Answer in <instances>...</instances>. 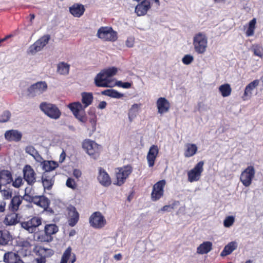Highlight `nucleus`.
<instances>
[{"mask_svg":"<svg viewBox=\"0 0 263 263\" xmlns=\"http://www.w3.org/2000/svg\"><path fill=\"white\" fill-rule=\"evenodd\" d=\"M82 105L79 102L69 104L68 107L72 111L73 115L81 123L84 124L87 121V117L85 109L90 105L93 101V95L91 92H83L81 93Z\"/></svg>","mask_w":263,"mask_h":263,"instance_id":"nucleus-1","label":"nucleus"},{"mask_svg":"<svg viewBox=\"0 0 263 263\" xmlns=\"http://www.w3.org/2000/svg\"><path fill=\"white\" fill-rule=\"evenodd\" d=\"M193 44L196 52L204 54L208 47V37L205 33L199 32L194 36Z\"/></svg>","mask_w":263,"mask_h":263,"instance_id":"nucleus-2","label":"nucleus"},{"mask_svg":"<svg viewBox=\"0 0 263 263\" xmlns=\"http://www.w3.org/2000/svg\"><path fill=\"white\" fill-rule=\"evenodd\" d=\"M82 146L92 158L96 159L99 157L102 147L94 141L86 139L83 141Z\"/></svg>","mask_w":263,"mask_h":263,"instance_id":"nucleus-3","label":"nucleus"},{"mask_svg":"<svg viewBox=\"0 0 263 263\" xmlns=\"http://www.w3.org/2000/svg\"><path fill=\"white\" fill-rule=\"evenodd\" d=\"M97 36L104 41L115 42L118 39L117 32L111 27H101L98 30Z\"/></svg>","mask_w":263,"mask_h":263,"instance_id":"nucleus-4","label":"nucleus"},{"mask_svg":"<svg viewBox=\"0 0 263 263\" xmlns=\"http://www.w3.org/2000/svg\"><path fill=\"white\" fill-rule=\"evenodd\" d=\"M39 107L40 109L51 119H58L61 115L60 109L55 104L43 102L40 104Z\"/></svg>","mask_w":263,"mask_h":263,"instance_id":"nucleus-5","label":"nucleus"},{"mask_svg":"<svg viewBox=\"0 0 263 263\" xmlns=\"http://www.w3.org/2000/svg\"><path fill=\"white\" fill-rule=\"evenodd\" d=\"M50 39L49 34H46L36 41L32 45H30L28 50V53L34 54L42 50L48 43Z\"/></svg>","mask_w":263,"mask_h":263,"instance_id":"nucleus-6","label":"nucleus"},{"mask_svg":"<svg viewBox=\"0 0 263 263\" xmlns=\"http://www.w3.org/2000/svg\"><path fill=\"white\" fill-rule=\"evenodd\" d=\"M90 226L95 229H101L106 224L104 216L100 212L93 213L89 218Z\"/></svg>","mask_w":263,"mask_h":263,"instance_id":"nucleus-7","label":"nucleus"},{"mask_svg":"<svg viewBox=\"0 0 263 263\" xmlns=\"http://www.w3.org/2000/svg\"><path fill=\"white\" fill-rule=\"evenodd\" d=\"M255 170L254 166L252 165L248 166L241 173L240 176V181L246 187L249 186L251 183L253 179L255 177Z\"/></svg>","mask_w":263,"mask_h":263,"instance_id":"nucleus-8","label":"nucleus"},{"mask_svg":"<svg viewBox=\"0 0 263 263\" xmlns=\"http://www.w3.org/2000/svg\"><path fill=\"white\" fill-rule=\"evenodd\" d=\"M58 227L55 224H47L45 226V234L39 236L38 239L41 242H50L52 240V235L58 231Z\"/></svg>","mask_w":263,"mask_h":263,"instance_id":"nucleus-9","label":"nucleus"},{"mask_svg":"<svg viewBox=\"0 0 263 263\" xmlns=\"http://www.w3.org/2000/svg\"><path fill=\"white\" fill-rule=\"evenodd\" d=\"M47 84L45 81L37 82L31 85L27 89L28 95L34 97L43 93L47 90Z\"/></svg>","mask_w":263,"mask_h":263,"instance_id":"nucleus-10","label":"nucleus"},{"mask_svg":"<svg viewBox=\"0 0 263 263\" xmlns=\"http://www.w3.org/2000/svg\"><path fill=\"white\" fill-rule=\"evenodd\" d=\"M203 165L204 162L201 161L193 169L188 172L187 176L189 182H193L200 179L201 173L203 171Z\"/></svg>","mask_w":263,"mask_h":263,"instance_id":"nucleus-11","label":"nucleus"},{"mask_svg":"<svg viewBox=\"0 0 263 263\" xmlns=\"http://www.w3.org/2000/svg\"><path fill=\"white\" fill-rule=\"evenodd\" d=\"M118 172H116L117 182L115 183L119 186L122 185L126 178L132 172L133 169L130 165H126L117 169Z\"/></svg>","mask_w":263,"mask_h":263,"instance_id":"nucleus-12","label":"nucleus"},{"mask_svg":"<svg viewBox=\"0 0 263 263\" xmlns=\"http://www.w3.org/2000/svg\"><path fill=\"white\" fill-rule=\"evenodd\" d=\"M42 224V218L38 216H33L27 221H23L21 224L23 228L32 233L35 229Z\"/></svg>","mask_w":263,"mask_h":263,"instance_id":"nucleus-13","label":"nucleus"},{"mask_svg":"<svg viewBox=\"0 0 263 263\" xmlns=\"http://www.w3.org/2000/svg\"><path fill=\"white\" fill-rule=\"evenodd\" d=\"M23 177L27 184L32 185L36 182V173L30 165H26L23 168Z\"/></svg>","mask_w":263,"mask_h":263,"instance_id":"nucleus-14","label":"nucleus"},{"mask_svg":"<svg viewBox=\"0 0 263 263\" xmlns=\"http://www.w3.org/2000/svg\"><path fill=\"white\" fill-rule=\"evenodd\" d=\"M164 180H160L155 184L153 187L151 196L153 201H157L163 195L164 187L165 185Z\"/></svg>","mask_w":263,"mask_h":263,"instance_id":"nucleus-15","label":"nucleus"},{"mask_svg":"<svg viewBox=\"0 0 263 263\" xmlns=\"http://www.w3.org/2000/svg\"><path fill=\"white\" fill-rule=\"evenodd\" d=\"M67 219H68L69 226L74 227L79 220V213L76 208L71 205H69L67 207Z\"/></svg>","mask_w":263,"mask_h":263,"instance_id":"nucleus-16","label":"nucleus"},{"mask_svg":"<svg viewBox=\"0 0 263 263\" xmlns=\"http://www.w3.org/2000/svg\"><path fill=\"white\" fill-rule=\"evenodd\" d=\"M94 82L97 87H108L110 81L109 78L103 70L97 74L94 79Z\"/></svg>","mask_w":263,"mask_h":263,"instance_id":"nucleus-17","label":"nucleus"},{"mask_svg":"<svg viewBox=\"0 0 263 263\" xmlns=\"http://www.w3.org/2000/svg\"><path fill=\"white\" fill-rule=\"evenodd\" d=\"M53 254L52 250L40 247L36 252V255L40 257L36 259L37 263H45L46 258L51 257Z\"/></svg>","mask_w":263,"mask_h":263,"instance_id":"nucleus-18","label":"nucleus"},{"mask_svg":"<svg viewBox=\"0 0 263 263\" xmlns=\"http://www.w3.org/2000/svg\"><path fill=\"white\" fill-rule=\"evenodd\" d=\"M17 247H18L17 252L22 256H27L31 255L32 245L28 241L23 240L18 242Z\"/></svg>","mask_w":263,"mask_h":263,"instance_id":"nucleus-19","label":"nucleus"},{"mask_svg":"<svg viewBox=\"0 0 263 263\" xmlns=\"http://www.w3.org/2000/svg\"><path fill=\"white\" fill-rule=\"evenodd\" d=\"M158 153L159 149L157 145H153L150 147L146 156L149 167H151L154 165Z\"/></svg>","mask_w":263,"mask_h":263,"instance_id":"nucleus-20","label":"nucleus"},{"mask_svg":"<svg viewBox=\"0 0 263 263\" xmlns=\"http://www.w3.org/2000/svg\"><path fill=\"white\" fill-rule=\"evenodd\" d=\"M5 263H24L17 253L7 252L4 255Z\"/></svg>","mask_w":263,"mask_h":263,"instance_id":"nucleus-21","label":"nucleus"},{"mask_svg":"<svg viewBox=\"0 0 263 263\" xmlns=\"http://www.w3.org/2000/svg\"><path fill=\"white\" fill-rule=\"evenodd\" d=\"M5 138L9 142H18L22 138V134L17 130H8L5 133Z\"/></svg>","mask_w":263,"mask_h":263,"instance_id":"nucleus-22","label":"nucleus"},{"mask_svg":"<svg viewBox=\"0 0 263 263\" xmlns=\"http://www.w3.org/2000/svg\"><path fill=\"white\" fill-rule=\"evenodd\" d=\"M31 202L36 205L46 209L49 205V199L44 196H35L31 197Z\"/></svg>","mask_w":263,"mask_h":263,"instance_id":"nucleus-23","label":"nucleus"},{"mask_svg":"<svg viewBox=\"0 0 263 263\" xmlns=\"http://www.w3.org/2000/svg\"><path fill=\"white\" fill-rule=\"evenodd\" d=\"M150 8L149 1L148 0H142L140 4L136 6L135 11L138 16H142L147 13V11Z\"/></svg>","mask_w":263,"mask_h":263,"instance_id":"nucleus-24","label":"nucleus"},{"mask_svg":"<svg viewBox=\"0 0 263 263\" xmlns=\"http://www.w3.org/2000/svg\"><path fill=\"white\" fill-rule=\"evenodd\" d=\"M158 112L160 114L167 112L170 108V103L165 98H159L157 101Z\"/></svg>","mask_w":263,"mask_h":263,"instance_id":"nucleus-25","label":"nucleus"},{"mask_svg":"<svg viewBox=\"0 0 263 263\" xmlns=\"http://www.w3.org/2000/svg\"><path fill=\"white\" fill-rule=\"evenodd\" d=\"M69 12L70 14L76 17H80L84 14L85 9L84 6L80 4H74L70 7Z\"/></svg>","mask_w":263,"mask_h":263,"instance_id":"nucleus-26","label":"nucleus"},{"mask_svg":"<svg viewBox=\"0 0 263 263\" xmlns=\"http://www.w3.org/2000/svg\"><path fill=\"white\" fill-rule=\"evenodd\" d=\"M98 180L99 182L104 186H108L111 184V180L109 175L105 170L101 167L99 168Z\"/></svg>","mask_w":263,"mask_h":263,"instance_id":"nucleus-27","label":"nucleus"},{"mask_svg":"<svg viewBox=\"0 0 263 263\" xmlns=\"http://www.w3.org/2000/svg\"><path fill=\"white\" fill-rule=\"evenodd\" d=\"M23 199L22 197L17 195L13 196L9 204V210L12 212H16L17 211Z\"/></svg>","mask_w":263,"mask_h":263,"instance_id":"nucleus-28","label":"nucleus"},{"mask_svg":"<svg viewBox=\"0 0 263 263\" xmlns=\"http://www.w3.org/2000/svg\"><path fill=\"white\" fill-rule=\"evenodd\" d=\"M259 81L258 80H255L246 86L245 89L244 94L242 97L243 100H247L248 97H251L252 93V90L259 85Z\"/></svg>","mask_w":263,"mask_h":263,"instance_id":"nucleus-29","label":"nucleus"},{"mask_svg":"<svg viewBox=\"0 0 263 263\" xmlns=\"http://www.w3.org/2000/svg\"><path fill=\"white\" fill-rule=\"evenodd\" d=\"M19 222V218L18 214L16 212H12V213L7 214L4 220V223L7 226L15 225Z\"/></svg>","mask_w":263,"mask_h":263,"instance_id":"nucleus-30","label":"nucleus"},{"mask_svg":"<svg viewBox=\"0 0 263 263\" xmlns=\"http://www.w3.org/2000/svg\"><path fill=\"white\" fill-rule=\"evenodd\" d=\"M212 249V243L210 241H204L197 247V253L199 254H207Z\"/></svg>","mask_w":263,"mask_h":263,"instance_id":"nucleus-31","label":"nucleus"},{"mask_svg":"<svg viewBox=\"0 0 263 263\" xmlns=\"http://www.w3.org/2000/svg\"><path fill=\"white\" fill-rule=\"evenodd\" d=\"M0 181L4 184L10 183L12 181V176L8 170H2L0 171Z\"/></svg>","mask_w":263,"mask_h":263,"instance_id":"nucleus-32","label":"nucleus"},{"mask_svg":"<svg viewBox=\"0 0 263 263\" xmlns=\"http://www.w3.org/2000/svg\"><path fill=\"white\" fill-rule=\"evenodd\" d=\"M59 166V163L54 161L45 160L42 164V169L46 172H51Z\"/></svg>","mask_w":263,"mask_h":263,"instance_id":"nucleus-33","label":"nucleus"},{"mask_svg":"<svg viewBox=\"0 0 263 263\" xmlns=\"http://www.w3.org/2000/svg\"><path fill=\"white\" fill-rule=\"evenodd\" d=\"M185 146L186 149L184 155L186 158L194 156L198 149V147L195 144L186 143Z\"/></svg>","mask_w":263,"mask_h":263,"instance_id":"nucleus-34","label":"nucleus"},{"mask_svg":"<svg viewBox=\"0 0 263 263\" xmlns=\"http://www.w3.org/2000/svg\"><path fill=\"white\" fill-rule=\"evenodd\" d=\"M237 247V242L235 241H231L226 245L222 251L220 253L221 256H227L235 250Z\"/></svg>","mask_w":263,"mask_h":263,"instance_id":"nucleus-35","label":"nucleus"},{"mask_svg":"<svg viewBox=\"0 0 263 263\" xmlns=\"http://www.w3.org/2000/svg\"><path fill=\"white\" fill-rule=\"evenodd\" d=\"M11 239L12 236L8 231H0V245H6Z\"/></svg>","mask_w":263,"mask_h":263,"instance_id":"nucleus-36","label":"nucleus"},{"mask_svg":"<svg viewBox=\"0 0 263 263\" xmlns=\"http://www.w3.org/2000/svg\"><path fill=\"white\" fill-rule=\"evenodd\" d=\"M103 95L107 96L113 98L119 99L123 97V93H120L115 89H106L101 92Z\"/></svg>","mask_w":263,"mask_h":263,"instance_id":"nucleus-37","label":"nucleus"},{"mask_svg":"<svg viewBox=\"0 0 263 263\" xmlns=\"http://www.w3.org/2000/svg\"><path fill=\"white\" fill-rule=\"evenodd\" d=\"M93 110L95 109H93ZM89 114L90 115V117L89 119L90 127V128H88V129H90L93 133L96 130L97 116L94 110L89 112Z\"/></svg>","mask_w":263,"mask_h":263,"instance_id":"nucleus-38","label":"nucleus"},{"mask_svg":"<svg viewBox=\"0 0 263 263\" xmlns=\"http://www.w3.org/2000/svg\"><path fill=\"white\" fill-rule=\"evenodd\" d=\"M219 90L223 97L229 96L232 90L231 86L229 84L221 85L219 87Z\"/></svg>","mask_w":263,"mask_h":263,"instance_id":"nucleus-39","label":"nucleus"},{"mask_svg":"<svg viewBox=\"0 0 263 263\" xmlns=\"http://www.w3.org/2000/svg\"><path fill=\"white\" fill-rule=\"evenodd\" d=\"M251 49L255 55L261 58L263 57V47L261 45L254 44L252 46Z\"/></svg>","mask_w":263,"mask_h":263,"instance_id":"nucleus-40","label":"nucleus"},{"mask_svg":"<svg viewBox=\"0 0 263 263\" xmlns=\"http://www.w3.org/2000/svg\"><path fill=\"white\" fill-rule=\"evenodd\" d=\"M138 105L134 104L132 105L128 112V118L130 122H132L137 114Z\"/></svg>","mask_w":263,"mask_h":263,"instance_id":"nucleus-41","label":"nucleus"},{"mask_svg":"<svg viewBox=\"0 0 263 263\" xmlns=\"http://www.w3.org/2000/svg\"><path fill=\"white\" fill-rule=\"evenodd\" d=\"M45 176L46 174L44 173L42 178L43 185L45 189L50 190L53 185V182L51 179H47Z\"/></svg>","mask_w":263,"mask_h":263,"instance_id":"nucleus-42","label":"nucleus"},{"mask_svg":"<svg viewBox=\"0 0 263 263\" xmlns=\"http://www.w3.org/2000/svg\"><path fill=\"white\" fill-rule=\"evenodd\" d=\"M11 114L9 110L4 111L1 115H0V123H5L8 122L10 117Z\"/></svg>","mask_w":263,"mask_h":263,"instance_id":"nucleus-43","label":"nucleus"},{"mask_svg":"<svg viewBox=\"0 0 263 263\" xmlns=\"http://www.w3.org/2000/svg\"><path fill=\"white\" fill-rule=\"evenodd\" d=\"M235 221V218L233 216L227 217L223 221V225L226 228H229L233 225Z\"/></svg>","mask_w":263,"mask_h":263,"instance_id":"nucleus-44","label":"nucleus"},{"mask_svg":"<svg viewBox=\"0 0 263 263\" xmlns=\"http://www.w3.org/2000/svg\"><path fill=\"white\" fill-rule=\"evenodd\" d=\"M67 187L71 188L73 190L77 189V184L76 181L73 179L69 177L67 179Z\"/></svg>","mask_w":263,"mask_h":263,"instance_id":"nucleus-45","label":"nucleus"},{"mask_svg":"<svg viewBox=\"0 0 263 263\" xmlns=\"http://www.w3.org/2000/svg\"><path fill=\"white\" fill-rule=\"evenodd\" d=\"M103 70L109 78L115 76L117 72V69L114 67L109 68L108 69H103Z\"/></svg>","mask_w":263,"mask_h":263,"instance_id":"nucleus-46","label":"nucleus"},{"mask_svg":"<svg viewBox=\"0 0 263 263\" xmlns=\"http://www.w3.org/2000/svg\"><path fill=\"white\" fill-rule=\"evenodd\" d=\"M194 61V57L191 54L185 55L182 59L184 64L189 65Z\"/></svg>","mask_w":263,"mask_h":263,"instance_id":"nucleus-47","label":"nucleus"},{"mask_svg":"<svg viewBox=\"0 0 263 263\" xmlns=\"http://www.w3.org/2000/svg\"><path fill=\"white\" fill-rule=\"evenodd\" d=\"M4 199H9L12 197V191L10 190H0Z\"/></svg>","mask_w":263,"mask_h":263,"instance_id":"nucleus-48","label":"nucleus"},{"mask_svg":"<svg viewBox=\"0 0 263 263\" xmlns=\"http://www.w3.org/2000/svg\"><path fill=\"white\" fill-rule=\"evenodd\" d=\"M25 152L33 157L37 152V151L33 146L29 145L26 147Z\"/></svg>","mask_w":263,"mask_h":263,"instance_id":"nucleus-49","label":"nucleus"},{"mask_svg":"<svg viewBox=\"0 0 263 263\" xmlns=\"http://www.w3.org/2000/svg\"><path fill=\"white\" fill-rule=\"evenodd\" d=\"M12 182V186L15 188L20 187L23 184V179L21 177H18L15 178L14 181L11 182Z\"/></svg>","mask_w":263,"mask_h":263,"instance_id":"nucleus-50","label":"nucleus"},{"mask_svg":"<svg viewBox=\"0 0 263 263\" xmlns=\"http://www.w3.org/2000/svg\"><path fill=\"white\" fill-rule=\"evenodd\" d=\"M66 70V63L64 62L60 63L58 65L57 71L60 74H64Z\"/></svg>","mask_w":263,"mask_h":263,"instance_id":"nucleus-51","label":"nucleus"},{"mask_svg":"<svg viewBox=\"0 0 263 263\" xmlns=\"http://www.w3.org/2000/svg\"><path fill=\"white\" fill-rule=\"evenodd\" d=\"M33 157L37 162L41 163V165L42 164L43 162L45 161L43 160L42 157L39 154L38 152L33 156Z\"/></svg>","mask_w":263,"mask_h":263,"instance_id":"nucleus-52","label":"nucleus"},{"mask_svg":"<svg viewBox=\"0 0 263 263\" xmlns=\"http://www.w3.org/2000/svg\"><path fill=\"white\" fill-rule=\"evenodd\" d=\"M134 40L133 37H128L126 41V45L128 47H132L134 46Z\"/></svg>","mask_w":263,"mask_h":263,"instance_id":"nucleus-53","label":"nucleus"},{"mask_svg":"<svg viewBox=\"0 0 263 263\" xmlns=\"http://www.w3.org/2000/svg\"><path fill=\"white\" fill-rule=\"evenodd\" d=\"M82 175V173L80 170L78 169H74L73 171V176L75 177L77 179H79Z\"/></svg>","mask_w":263,"mask_h":263,"instance_id":"nucleus-54","label":"nucleus"},{"mask_svg":"<svg viewBox=\"0 0 263 263\" xmlns=\"http://www.w3.org/2000/svg\"><path fill=\"white\" fill-rule=\"evenodd\" d=\"M256 23V19L255 18L252 19L251 21H250V22L249 23L248 27L254 30L255 28Z\"/></svg>","mask_w":263,"mask_h":263,"instance_id":"nucleus-55","label":"nucleus"},{"mask_svg":"<svg viewBox=\"0 0 263 263\" xmlns=\"http://www.w3.org/2000/svg\"><path fill=\"white\" fill-rule=\"evenodd\" d=\"M256 23V19L255 18L252 19L251 21H250V22L249 23L248 27L254 30L255 28Z\"/></svg>","mask_w":263,"mask_h":263,"instance_id":"nucleus-56","label":"nucleus"},{"mask_svg":"<svg viewBox=\"0 0 263 263\" xmlns=\"http://www.w3.org/2000/svg\"><path fill=\"white\" fill-rule=\"evenodd\" d=\"M254 30L252 28H250L248 27V29L246 31V34L247 36H251L254 35Z\"/></svg>","mask_w":263,"mask_h":263,"instance_id":"nucleus-57","label":"nucleus"},{"mask_svg":"<svg viewBox=\"0 0 263 263\" xmlns=\"http://www.w3.org/2000/svg\"><path fill=\"white\" fill-rule=\"evenodd\" d=\"M71 247H69L67 248V262H68V260L70 259V257L73 253H71Z\"/></svg>","mask_w":263,"mask_h":263,"instance_id":"nucleus-58","label":"nucleus"},{"mask_svg":"<svg viewBox=\"0 0 263 263\" xmlns=\"http://www.w3.org/2000/svg\"><path fill=\"white\" fill-rule=\"evenodd\" d=\"M6 203L4 201H0V213L3 212L5 210Z\"/></svg>","mask_w":263,"mask_h":263,"instance_id":"nucleus-59","label":"nucleus"},{"mask_svg":"<svg viewBox=\"0 0 263 263\" xmlns=\"http://www.w3.org/2000/svg\"><path fill=\"white\" fill-rule=\"evenodd\" d=\"M107 105V103L105 101H101L98 105V108L100 109H104Z\"/></svg>","mask_w":263,"mask_h":263,"instance_id":"nucleus-60","label":"nucleus"},{"mask_svg":"<svg viewBox=\"0 0 263 263\" xmlns=\"http://www.w3.org/2000/svg\"><path fill=\"white\" fill-rule=\"evenodd\" d=\"M66 158V153L63 150L61 154L60 155L59 162L62 163L64 161Z\"/></svg>","mask_w":263,"mask_h":263,"instance_id":"nucleus-61","label":"nucleus"},{"mask_svg":"<svg viewBox=\"0 0 263 263\" xmlns=\"http://www.w3.org/2000/svg\"><path fill=\"white\" fill-rule=\"evenodd\" d=\"M76 260V256L75 254L73 253L71 255L70 259L68 260V262L67 263H73Z\"/></svg>","mask_w":263,"mask_h":263,"instance_id":"nucleus-62","label":"nucleus"},{"mask_svg":"<svg viewBox=\"0 0 263 263\" xmlns=\"http://www.w3.org/2000/svg\"><path fill=\"white\" fill-rule=\"evenodd\" d=\"M173 207L170 205H164L161 211H170L171 209H172Z\"/></svg>","mask_w":263,"mask_h":263,"instance_id":"nucleus-63","label":"nucleus"},{"mask_svg":"<svg viewBox=\"0 0 263 263\" xmlns=\"http://www.w3.org/2000/svg\"><path fill=\"white\" fill-rule=\"evenodd\" d=\"M132 84L129 82H123L122 87L124 88H129L131 87Z\"/></svg>","mask_w":263,"mask_h":263,"instance_id":"nucleus-64","label":"nucleus"}]
</instances>
